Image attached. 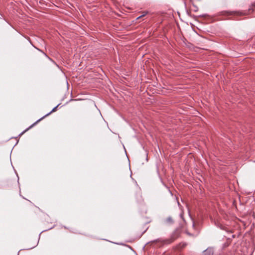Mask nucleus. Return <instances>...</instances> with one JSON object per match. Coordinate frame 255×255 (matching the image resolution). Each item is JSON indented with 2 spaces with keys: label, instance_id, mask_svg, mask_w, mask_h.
<instances>
[{
  "label": "nucleus",
  "instance_id": "obj_1",
  "mask_svg": "<svg viewBox=\"0 0 255 255\" xmlns=\"http://www.w3.org/2000/svg\"><path fill=\"white\" fill-rule=\"evenodd\" d=\"M181 232L179 229H176L171 234L170 238L166 240L157 239L154 242H161L162 244H170L178 239L180 236Z\"/></svg>",
  "mask_w": 255,
  "mask_h": 255
},
{
  "label": "nucleus",
  "instance_id": "obj_2",
  "mask_svg": "<svg viewBox=\"0 0 255 255\" xmlns=\"http://www.w3.org/2000/svg\"><path fill=\"white\" fill-rule=\"evenodd\" d=\"M222 15L225 16H232L235 20H239L238 17L244 15L245 13L240 11H225L222 12Z\"/></svg>",
  "mask_w": 255,
  "mask_h": 255
},
{
  "label": "nucleus",
  "instance_id": "obj_3",
  "mask_svg": "<svg viewBox=\"0 0 255 255\" xmlns=\"http://www.w3.org/2000/svg\"><path fill=\"white\" fill-rule=\"evenodd\" d=\"M60 104H58L57 105L56 107H55L54 108H53V109L49 112L48 113V114H46L45 115H44V116H43L42 118H40L39 119H38V120H37L35 123H34L33 124H32L29 128H27L26 129H25L24 131H23L22 132H21L20 134H19V135H22V134H23L25 131H26L27 130H28L29 129H30V128H31L32 127H33L34 126H35V125H36L39 122H40L41 120H42L43 119H44V118H45L46 117H47V116L49 115L50 114H51L53 112H55L56 110H57V107L59 106Z\"/></svg>",
  "mask_w": 255,
  "mask_h": 255
},
{
  "label": "nucleus",
  "instance_id": "obj_4",
  "mask_svg": "<svg viewBox=\"0 0 255 255\" xmlns=\"http://www.w3.org/2000/svg\"><path fill=\"white\" fill-rule=\"evenodd\" d=\"M204 255H213V251L212 249H207L204 252Z\"/></svg>",
  "mask_w": 255,
  "mask_h": 255
},
{
  "label": "nucleus",
  "instance_id": "obj_5",
  "mask_svg": "<svg viewBox=\"0 0 255 255\" xmlns=\"http://www.w3.org/2000/svg\"><path fill=\"white\" fill-rule=\"evenodd\" d=\"M216 226L223 230H226V227L219 223H215Z\"/></svg>",
  "mask_w": 255,
  "mask_h": 255
},
{
  "label": "nucleus",
  "instance_id": "obj_6",
  "mask_svg": "<svg viewBox=\"0 0 255 255\" xmlns=\"http://www.w3.org/2000/svg\"><path fill=\"white\" fill-rule=\"evenodd\" d=\"M166 222H168V223H173V220H172V219L171 217H168L167 219H166Z\"/></svg>",
  "mask_w": 255,
  "mask_h": 255
},
{
  "label": "nucleus",
  "instance_id": "obj_7",
  "mask_svg": "<svg viewBox=\"0 0 255 255\" xmlns=\"http://www.w3.org/2000/svg\"><path fill=\"white\" fill-rule=\"evenodd\" d=\"M147 11H145L144 12V13L143 14L141 15L142 17L145 15L146 14H147Z\"/></svg>",
  "mask_w": 255,
  "mask_h": 255
},
{
  "label": "nucleus",
  "instance_id": "obj_8",
  "mask_svg": "<svg viewBox=\"0 0 255 255\" xmlns=\"http://www.w3.org/2000/svg\"><path fill=\"white\" fill-rule=\"evenodd\" d=\"M180 216V217H181L182 219H183V215H182V214H181Z\"/></svg>",
  "mask_w": 255,
  "mask_h": 255
},
{
  "label": "nucleus",
  "instance_id": "obj_9",
  "mask_svg": "<svg viewBox=\"0 0 255 255\" xmlns=\"http://www.w3.org/2000/svg\"><path fill=\"white\" fill-rule=\"evenodd\" d=\"M142 16L141 15L140 16H139L138 17H137V18H136L137 19H139V18H140V17H141Z\"/></svg>",
  "mask_w": 255,
  "mask_h": 255
},
{
  "label": "nucleus",
  "instance_id": "obj_10",
  "mask_svg": "<svg viewBox=\"0 0 255 255\" xmlns=\"http://www.w3.org/2000/svg\"><path fill=\"white\" fill-rule=\"evenodd\" d=\"M36 245H37V244H36L35 246H34V247L30 248V249H33V248H34Z\"/></svg>",
  "mask_w": 255,
  "mask_h": 255
},
{
  "label": "nucleus",
  "instance_id": "obj_11",
  "mask_svg": "<svg viewBox=\"0 0 255 255\" xmlns=\"http://www.w3.org/2000/svg\"><path fill=\"white\" fill-rule=\"evenodd\" d=\"M253 5L255 7V2L253 4Z\"/></svg>",
  "mask_w": 255,
  "mask_h": 255
},
{
  "label": "nucleus",
  "instance_id": "obj_12",
  "mask_svg": "<svg viewBox=\"0 0 255 255\" xmlns=\"http://www.w3.org/2000/svg\"><path fill=\"white\" fill-rule=\"evenodd\" d=\"M186 246V244H185L183 245V247H184V246Z\"/></svg>",
  "mask_w": 255,
  "mask_h": 255
}]
</instances>
